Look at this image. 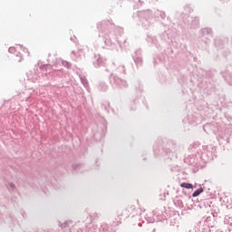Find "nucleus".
<instances>
[{
  "mask_svg": "<svg viewBox=\"0 0 232 232\" xmlns=\"http://www.w3.org/2000/svg\"><path fill=\"white\" fill-rule=\"evenodd\" d=\"M180 188H185L186 189H193V185L191 183H181Z\"/></svg>",
  "mask_w": 232,
  "mask_h": 232,
  "instance_id": "f257e3e1",
  "label": "nucleus"
},
{
  "mask_svg": "<svg viewBox=\"0 0 232 232\" xmlns=\"http://www.w3.org/2000/svg\"><path fill=\"white\" fill-rule=\"evenodd\" d=\"M200 193H204V189L202 188L194 191V193L192 194V197H194V198L198 197V195H200Z\"/></svg>",
  "mask_w": 232,
  "mask_h": 232,
  "instance_id": "f03ea898",
  "label": "nucleus"
},
{
  "mask_svg": "<svg viewBox=\"0 0 232 232\" xmlns=\"http://www.w3.org/2000/svg\"><path fill=\"white\" fill-rule=\"evenodd\" d=\"M9 52H14V47L9 48Z\"/></svg>",
  "mask_w": 232,
  "mask_h": 232,
  "instance_id": "7ed1b4c3",
  "label": "nucleus"
},
{
  "mask_svg": "<svg viewBox=\"0 0 232 232\" xmlns=\"http://www.w3.org/2000/svg\"><path fill=\"white\" fill-rule=\"evenodd\" d=\"M10 186L12 187V186H14V184H10Z\"/></svg>",
  "mask_w": 232,
  "mask_h": 232,
  "instance_id": "20e7f679",
  "label": "nucleus"
}]
</instances>
